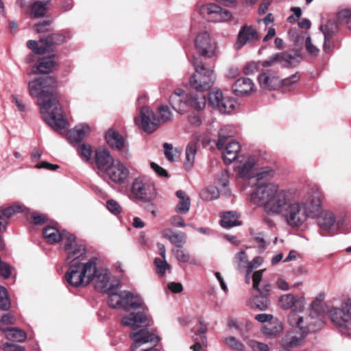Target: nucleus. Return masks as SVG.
Listing matches in <instances>:
<instances>
[{
  "mask_svg": "<svg viewBox=\"0 0 351 351\" xmlns=\"http://www.w3.org/2000/svg\"><path fill=\"white\" fill-rule=\"evenodd\" d=\"M195 73L191 76L190 86L198 92H206L213 86L215 75L210 69L205 67L196 58L193 60Z\"/></svg>",
  "mask_w": 351,
  "mask_h": 351,
  "instance_id": "0eeeda50",
  "label": "nucleus"
},
{
  "mask_svg": "<svg viewBox=\"0 0 351 351\" xmlns=\"http://www.w3.org/2000/svg\"><path fill=\"white\" fill-rule=\"evenodd\" d=\"M223 341L231 349L236 351H245V345L237 339L234 337L230 336L227 337H223L222 339Z\"/></svg>",
  "mask_w": 351,
  "mask_h": 351,
  "instance_id": "49530a36",
  "label": "nucleus"
},
{
  "mask_svg": "<svg viewBox=\"0 0 351 351\" xmlns=\"http://www.w3.org/2000/svg\"><path fill=\"white\" fill-rule=\"evenodd\" d=\"M197 149V144L195 142L189 143L186 147L184 167L186 171L191 170L193 166Z\"/></svg>",
  "mask_w": 351,
  "mask_h": 351,
  "instance_id": "72a5a7b5",
  "label": "nucleus"
},
{
  "mask_svg": "<svg viewBox=\"0 0 351 351\" xmlns=\"http://www.w3.org/2000/svg\"><path fill=\"white\" fill-rule=\"evenodd\" d=\"M90 131L87 124L78 125L68 132L67 138L71 143H77L87 136Z\"/></svg>",
  "mask_w": 351,
  "mask_h": 351,
  "instance_id": "cd10ccee",
  "label": "nucleus"
},
{
  "mask_svg": "<svg viewBox=\"0 0 351 351\" xmlns=\"http://www.w3.org/2000/svg\"><path fill=\"white\" fill-rule=\"evenodd\" d=\"M305 47L308 53L312 56H317L319 52V49L312 43L310 36L306 38Z\"/></svg>",
  "mask_w": 351,
  "mask_h": 351,
  "instance_id": "bf43d9fd",
  "label": "nucleus"
},
{
  "mask_svg": "<svg viewBox=\"0 0 351 351\" xmlns=\"http://www.w3.org/2000/svg\"><path fill=\"white\" fill-rule=\"evenodd\" d=\"M162 236L168 239L174 247H182L186 243L185 234L182 232H175L171 229H165L162 231Z\"/></svg>",
  "mask_w": 351,
  "mask_h": 351,
  "instance_id": "c756f323",
  "label": "nucleus"
},
{
  "mask_svg": "<svg viewBox=\"0 0 351 351\" xmlns=\"http://www.w3.org/2000/svg\"><path fill=\"white\" fill-rule=\"evenodd\" d=\"M199 12L202 16H208L209 20L221 23L230 20L232 14L228 10L222 9L215 3L202 5L199 8Z\"/></svg>",
  "mask_w": 351,
  "mask_h": 351,
  "instance_id": "9b49d317",
  "label": "nucleus"
},
{
  "mask_svg": "<svg viewBox=\"0 0 351 351\" xmlns=\"http://www.w3.org/2000/svg\"><path fill=\"white\" fill-rule=\"evenodd\" d=\"M95 162L99 171H106L114 162V160L106 148H99L95 152Z\"/></svg>",
  "mask_w": 351,
  "mask_h": 351,
  "instance_id": "4be33fe9",
  "label": "nucleus"
},
{
  "mask_svg": "<svg viewBox=\"0 0 351 351\" xmlns=\"http://www.w3.org/2000/svg\"><path fill=\"white\" fill-rule=\"evenodd\" d=\"M318 219V226L320 234L322 236H326L330 234L333 228L335 222V217L332 212L330 210H324L320 212Z\"/></svg>",
  "mask_w": 351,
  "mask_h": 351,
  "instance_id": "412c9836",
  "label": "nucleus"
},
{
  "mask_svg": "<svg viewBox=\"0 0 351 351\" xmlns=\"http://www.w3.org/2000/svg\"><path fill=\"white\" fill-rule=\"evenodd\" d=\"M263 263V259L261 257L254 258L251 262H248L247 271V276H250V273L253 271V269L259 267Z\"/></svg>",
  "mask_w": 351,
  "mask_h": 351,
  "instance_id": "69168bd1",
  "label": "nucleus"
},
{
  "mask_svg": "<svg viewBox=\"0 0 351 351\" xmlns=\"http://www.w3.org/2000/svg\"><path fill=\"white\" fill-rule=\"evenodd\" d=\"M79 154L84 161H88L92 156V149L90 145L82 144L79 147Z\"/></svg>",
  "mask_w": 351,
  "mask_h": 351,
  "instance_id": "6e6d98bb",
  "label": "nucleus"
},
{
  "mask_svg": "<svg viewBox=\"0 0 351 351\" xmlns=\"http://www.w3.org/2000/svg\"><path fill=\"white\" fill-rule=\"evenodd\" d=\"M228 178H229V176H228V173L227 171H223L221 172L220 174H219L217 176V183L221 186L222 187H223L226 190V191L224 192V193L226 195H229L230 193V190L229 189H226V187L228 185V183H229V180H228Z\"/></svg>",
  "mask_w": 351,
  "mask_h": 351,
  "instance_id": "5fc2aeb1",
  "label": "nucleus"
},
{
  "mask_svg": "<svg viewBox=\"0 0 351 351\" xmlns=\"http://www.w3.org/2000/svg\"><path fill=\"white\" fill-rule=\"evenodd\" d=\"M51 22L52 21L51 20L43 21L42 22H40L34 25V29L37 33H44L49 32L51 29Z\"/></svg>",
  "mask_w": 351,
  "mask_h": 351,
  "instance_id": "4d7b16f0",
  "label": "nucleus"
},
{
  "mask_svg": "<svg viewBox=\"0 0 351 351\" xmlns=\"http://www.w3.org/2000/svg\"><path fill=\"white\" fill-rule=\"evenodd\" d=\"M195 45L196 49L202 56L211 57L215 53L216 43L207 31H203L197 35Z\"/></svg>",
  "mask_w": 351,
  "mask_h": 351,
  "instance_id": "4468645a",
  "label": "nucleus"
},
{
  "mask_svg": "<svg viewBox=\"0 0 351 351\" xmlns=\"http://www.w3.org/2000/svg\"><path fill=\"white\" fill-rule=\"evenodd\" d=\"M108 303L112 308H119L125 311L142 308L143 302L138 295L128 291L112 292L108 297Z\"/></svg>",
  "mask_w": 351,
  "mask_h": 351,
  "instance_id": "6e6552de",
  "label": "nucleus"
},
{
  "mask_svg": "<svg viewBox=\"0 0 351 351\" xmlns=\"http://www.w3.org/2000/svg\"><path fill=\"white\" fill-rule=\"evenodd\" d=\"M64 250L67 254V259L71 260L70 267L75 263H82L78 260L86 253V247L82 244H79L75 241L73 234L66 235V241L64 242Z\"/></svg>",
  "mask_w": 351,
  "mask_h": 351,
  "instance_id": "f3484780",
  "label": "nucleus"
},
{
  "mask_svg": "<svg viewBox=\"0 0 351 351\" xmlns=\"http://www.w3.org/2000/svg\"><path fill=\"white\" fill-rule=\"evenodd\" d=\"M250 199L254 204L263 207L268 215L280 216L293 228H300L308 219L317 217L322 202L317 189L302 194L297 190L280 189L275 183L257 186Z\"/></svg>",
  "mask_w": 351,
  "mask_h": 351,
  "instance_id": "f257e3e1",
  "label": "nucleus"
},
{
  "mask_svg": "<svg viewBox=\"0 0 351 351\" xmlns=\"http://www.w3.org/2000/svg\"><path fill=\"white\" fill-rule=\"evenodd\" d=\"M228 136L223 134L221 130L219 134V138L217 142L218 149L223 150V158L226 163H231L241 157H238V153L241 149L239 143L234 141L228 142Z\"/></svg>",
  "mask_w": 351,
  "mask_h": 351,
  "instance_id": "9d476101",
  "label": "nucleus"
},
{
  "mask_svg": "<svg viewBox=\"0 0 351 351\" xmlns=\"http://www.w3.org/2000/svg\"><path fill=\"white\" fill-rule=\"evenodd\" d=\"M328 314L342 335L351 336V300H346L339 307H332Z\"/></svg>",
  "mask_w": 351,
  "mask_h": 351,
  "instance_id": "423d86ee",
  "label": "nucleus"
},
{
  "mask_svg": "<svg viewBox=\"0 0 351 351\" xmlns=\"http://www.w3.org/2000/svg\"><path fill=\"white\" fill-rule=\"evenodd\" d=\"M220 194L219 189L214 186H208L202 189L199 193L200 198L206 202L215 200L219 198Z\"/></svg>",
  "mask_w": 351,
  "mask_h": 351,
  "instance_id": "a19ab883",
  "label": "nucleus"
},
{
  "mask_svg": "<svg viewBox=\"0 0 351 351\" xmlns=\"http://www.w3.org/2000/svg\"><path fill=\"white\" fill-rule=\"evenodd\" d=\"M288 322L306 336L309 332L320 330L324 325V322L317 313L311 311L307 313L302 310L291 311L288 315Z\"/></svg>",
  "mask_w": 351,
  "mask_h": 351,
  "instance_id": "39448f33",
  "label": "nucleus"
},
{
  "mask_svg": "<svg viewBox=\"0 0 351 351\" xmlns=\"http://www.w3.org/2000/svg\"><path fill=\"white\" fill-rule=\"evenodd\" d=\"M247 344L253 351H269L267 344L256 340L250 339Z\"/></svg>",
  "mask_w": 351,
  "mask_h": 351,
  "instance_id": "603ef678",
  "label": "nucleus"
},
{
  "mask_svg": "<svg viewBox=\"0 0 351 351\" xmlns=\"http://www.w3.org/2000/svg\"><path fill=\"white\" fill-rule=\"evenodd\" d=\"M265 269H261L255 271L252 275L253 285L252 287L254 289H259V285L262 280L263 274Z\"/></svg>",
  "mask_w": 351,
  "mask_h": 351,
  "instance_id": "e2e57ef3",
  "label": "nucleus"
},
{
  "mask_svg": "<svg viewBox=\"0 0 351 351\" xmlns=\"http://www.w3.org/2000/svg\"><path fill=\"white\" fill-rule=\"evenodd\" d=\"M68 232L60 233L59 231L54 227H47L43 230V235L49 243H57L60 240L66 241V235H69Z\"/></svg>",
  "mask_w": 351,
  "mask_h": 351,
  "instance_id": "473e14b6",
  "label": "nucleus"
},
{
  "mask_svg": "<svg viewBox=\"0 0 351 351\" xmlns=\"http://www.w3.org/2000/svg\"><path fill=\"white\" fill-rule=\"evenodd\" d=\"M300 55L298 51H286L283 53H274L267 60L261 62L260 64L263 67L266 68L273 66L278 62H284V66L289 67L293 66V63L294 62L298 63L300 62Z\"/></svg>",
  "mask_w": 351,
  "mask_h": 351,
  "instance_id": "2eb2a0df",
  "label": "nucleus"
},
{
  "mask_svg": "<svg viewBox=\"0 0 351 351\" xmlns=\"http://www.w3.org/2000/svg\"><path fill=\"white\" fill-rule=\"evenodd\" d=\"M171 224L173 226L183 228L186 226L184 219L180 215H173L170 219Z\"/></svg>",
  "mask_w": 351,
  "mask_h": 351,
  "instance_id": "338daca9",
  "label": "nucleus"
},
{
  "mask_svg": "<svg viewBox=\"0 0 351 351\" xmlns=\"http://www.w3.org/2000/svg\"><path fill=\"white\" fill-rule=\"evenodd\" d=\"M109 179L115 184H123L129 175L128 169L119 160L114 162L106 171Z\"/></svg>",
  "mask_w": 351,
  "mask_h": 351,
  "instance_id": "a211bd4d",
  "label": "nucleus"
},
{
  "mask_svg": "<svg viewBox=\"0 0 351 351\" xmlns=\"http://www.w3.org/2000/svg\"><path fill=\"white\" fill-rule=\"evenodd\" d=\"M254 90V84L249 78L241 77L238 79L232 86V91L237 96H243Z\"/></svg>",
  "mask_w": 351,
  "mask_h": 351,
  "instance_id": "393cba45",
  "label": "nucleus"
},
{
  "mask_svg": "<svg viewBox=\"0 0 351 351\" xmlns=\"http://www.w3.org/2000/svg\"><path fill=\"white\" fill-rule=\"evenodd\" d=\"M147 133H152L158 128V120L154 112L147 106H143L140 110V117L135 118V122Z\"/></svg>",
  "mask_w": 351,
  "mask_h": 351,
  "instance_id": "dca6fc26",
  "label": "nucleus"
},
{
  "mask_svg": "<svg viewBox=\"0 0 351 351\" xmlns=\"http://www.w3.org/2000/svg\"><path fill=\"white\" fill-rule=\"evenodd\" d=\"M258 82L261 88L274 90L281 86V81L276 71L268 70L258 76Z\"/></svg>",
  "mask_w": 351,
  "mask_h": 351,
  "instance_id": "aec40b11",
  "label": "nucleus"
},
{
  "mask_svg": "<svg viewBox=\"0 0 351 351\" xmlns=\"http://www.w3.org/2000/svg\"><path fill=\"white\" fill-rule=\"evenodd\" d=\"M335 24L330 21H328L325 25H322L320 27L324 36L323 49L326 53L329 52L331 49L330 38L335 32Z\"/></svg>",
  "mask_w": 351,
  "mask_h": 351,
  "instance_id": "2f4dec72",
  "label": "nucleus"
},
{
  "mask_svg": "<svg viewBox=\"0 0 351 351\" xmlns=\"http://www.w3.org/2000/svg\"><path fill=\"white\" fill-rule=\"evenodd\" d=\"M306 335L301 332L290 330L281 339L280 344L283 348H295L299 346Z\"/></svg>",
  "mask_w": 351,
  "mask_h": 351,
  "instance_id": "a878e982",
  "label": "nucleus"
},
{
  "mask_svg": "<svg viewBox=\"0 0 351 351\" xmlns=\"http://www.w3.org/2000/svg\"><path fill=\"white\" fill-rule=\"evenodd\" d=\"M131 191L134 198L142 202H150L156 197V190L153 183L143 178H137L132 182Z\"/></svg>",
  "mask_w": 351,
  "mask_h": 351,
  "instance_id": "1a4fd4ad",
  "label": "nucleus"
},
{
  "mask_svg": "<svg viewBox=\"0 0 351 351\" xmlns=\"http://www.w3.org/2000/svg\"><path fill=\"white\" fill-rule=\"evenodd\" d=\"M51 0L36 1L31 5V13L36 17H43L49 9Z\"/></svg>",
  "mask_w": 351,
  "mask_h": 351,
  "instance_id": "c9c22d12",
  "label": "nucleus"
},
{
  "mask_svg": "<svg viewBox=\"0 0 351 351\" xmlns=\"http://www.w3.org/2000/svg\"><path fill=\"white\" fill-rule=\"evenodd\" d=\"M179 202L175 207L176 213L185 215L187 214L191 208V199L186 193L182 190H178L176 193Z\"/></svg>",
  "mask_w": 351,
  "mask_h": 351,
  "instance_id": "7c9ffc66",
  "label": "nucleus"
},
{
  "mask_svg": "<svg viewBox=\"0 0 351 351\" xmlns=\"http://www.w3.org/2000/svg\"><path fill=\"white\" fill-rule=\"evenodd\" d=\"M4 351H24V348L21 346L11 343H5L3 346Z\"/></svg>",
  "mask_w": 351,
  "mask_h": 351,
  "instance_id": "774afa93",
  "label": "nucleus"
},
{
  "mask_svg": "<svg viewBox=\"0 0 351 351\" xmlns=\"http://www.w3.org/2000/svg\"><path fill=\"white\" fill-rule=\"evenodd\" d=\"M300 77V75L299 73L297 72L295 74L290 76L289 77L283 79L282 80H280L281 86H284V87H289L291 85L296 83L299 80Z\"/></svg>",
  "mask_w": 351,
  "mask_h": 351,
  "instance_id": "052dcab7",
  "label": "nucleus"
},
{
  "mask_svg": "<svg viewBox=\"0 0 351 351\" xmlns=\"http://www.w3.org/2000/svg\"><path fill=\"white\" fill-rule=\"evenodd\" d=\"M3 332L8 339L18 342H23L27 338L25 332L17 328H6Z\"/></svg>",
  "mask_w": 351,
  "mask_h": 351,
  "instance_id": "ea45409f",
  "label": "nucleus"
},
{
  "mask_svg": "<svg viewBox=\"0 0 351 351\" xmlns=\"http://www.w3.org/2000/svg\"><path fill=\"white\" fill-rule=\"evenodd\" d=\"M10 307V302L8 296L6 289L0 286V308L3 311H7Z\"/></svg>",
  "mask_w": 351,
  "mask_h": 351,
  "instance_id": "8fccbe9b",
  "label": "nucleus"
},
{
  "mask_svg": "<svg viewBox=\"0 0 351 351\" xmlns=\"http://www.w3.org/2000/svg\"><path fill=\"white\" fill-rule=\"evenodd\" d=\"M238 215L236 212L229 211L224 213L221 220V226L225 228H230L240 225L237 220Z\"/></svg>",
  "mask_w": 351,
  "mask_h": 351,
  "instance_id": "58836bf2",
  "label": "nucleus"
},
{
  "mask_svg": "<svg viewBox=\"0 0 351 351\" xmlns=\"http://www.w3.org/2000/svg\"><path fill=\"white\" fill-rule=\"evenodd\" d=\"M189 107L197 110H202L205 108L206 98L204 92H189L187 93Z\"/></svg>",
  "mask_w": 351,
  "mask_h": 351,
  "instance_id": "bb28decb",
  "label": "nucleus"
},
{
  "mask_svg": "<svg viewBox=\"0 0 351 351\" xmlns=\"http://www.w3.org/2000/svg\"><path fill=\"white\" fill-rule=\"evenodd\" d=\"M178 247H173L171 250L176 259L179 263H189L191 264H195V261L191 258L189 252L184 247V246Z\"/></svg>",
  "mask_w": 351,
  "mask_h": 351,
  "instance_id": "4c0bfd02",
  "label": "nucleus"
},
{
  "mask_svg": "<svg viewBox=\"0 0 351 351\" xmlns=\"http://www.w3.org/2000/svg\"><path fill=\"white\" fill-rule=\"evenodd\" d=\"M56 84L53 77H39L29 82L28 90L31 97L37 99L36 104L44 121L53 130H58L64 129L67 122L55 93Z\"/></svg>",
  "mask_w": 351,
  "mask_h": 351,
  "instance_id": "f03ea898",
  "label": "nucleus"
},
{
  "mask_svg": "<svg viewBox=\"0 0 351 351\" xmlns=\"http://www.w3.org/2000/svg\"><path fill=\"white\" fill-rule=\"evenodd\" d=\"M208 102L212 108L217 109L223 114L229 113L235 108V101L223 97L222 92L219 90L209 93Z\"/></svg>",
  "mask_w": 351,
  "mask_h": 351,
  "instance_id": "f8f14e48",
  "label": "nucleus"
},
{
  "mask_svg": "<svg viewBox=\"0 0 351 351\" xmlns=\"http://www.w3.org/2000/svg\"><path fill=\"white\" fill-rule=\"evenodd\" d=\"M14 324V318L11 313H0V330L4 332V330L6 329V328H4L5 326Z\"/></svg>",
  "mask_w": 351,
  "mask_h": 351,
  "instance_id": "864d4df0",
  "label": "nucleus"
},
{
  "mask_svg": "<svg viewBox=\"0 0 351 351\" xmlns=\"http://www.w3.org/2000/svg\"><path fill=\"white\" fill-rule=\"evenodd\" d=\"M47 50L49 51L53 45H60L66 41V37L60 33L52 34L43 38Z\"/></svg>",
  "mask_w": 351,
  "mask_h": 351,
  "instance_id": "37998d69",
  "label": "nucleus"
},
{
  "mask_svg": "<svg viewBox=\"0 0 351 351\" xmlns=\"http://www.w3.org/2000/svg\"><path fill=\"white\" fill-rule=\"evenodd\" d=\"M163 148L165 157L167 158V160L171 162L175 161L176 159L174 156L176 150L173 149V145L171 144L165 143L163 144Z\"/></svg>",
  "mask_w": 351,
  "mask_h": 351,
  "instance_id": "13d9d810",
  "label": "nucleus"
},
{
  "mask_svg": "<svg viewBox=\"0 0 351 351\" xmlns=\"http://www.w3.org/2000/svg\"><path fill=\"white\" fill-rule=\"evenodd\" d=\"M65 279L74 287H84L92 282L96 290L108 293V297L118 286L112 282L109 271L98 268L94 260L86 263L75 262L65 274Z\"/></svg>",
  "mask_w": 351,
  "mask_h": 351,
  "instance_id": "7ed1b4c3",
  "label": "nucleus"
},
{
  "mask_svg": "<svg viewBox=\"0 0 351 351\" xmlns=\"http://www.w3.org/2000/svg\"><path fill=\"white\" fill-rule=\"evenodd\" d=\"M27 46L37 54H43L47 51L43 38L40 39L38 43L32 40H28Z\"/></svg>",
  "mask_w": 351,
  "mask_h": 351,
  "instance_id": "de8ad7c7",
  "label": "nucleus"
},
{
  "mask_svg": "<svg viewBox=\"0 0 351 351\" xmlns=\"http://www.w3.org/2000/svg\"><path fill=\"white\" fill-rule=\"evenodd\" d=\"M55 62L53 56L43 57L36 64V69L40 73L48 74L53 71Z\"/></svg>",
  "mask_w": 351,
  "mask_h": 351,
  "instance_id": "e433bc0d",
  "label": "nucleus"
},
{
  "mask_svg": "<svg viewBox=\"0 0 351 351\" xmlns=\"http://www.w3.org/2000/svg\"><path fill=\"white\" fill-rule=\"evenodd\" d=\"M283 329L282 322L280 319L275 318L262 326L261 331L265 337L272 339L277 337L282 332Z\"/></svg>",
  "mask_w": 351,
  "mask_h": 351,
  "instance_id": "5701e85b",
  "label": "nucleus"
},
{
  "mask_svg": "<svg viewBox=\"0 0 351 351\" xmlns=\"http://www.w3.org/2000/svg\"><path fill=\"white\" fill-rule=\"evenodd\" d=\"M250 305L253 308H256L260 311H265L269 308V300L268 297L259 295L254 296L250 300Z\"/></svg>",
  "mask_w": 351,
  "mask_h": 351,
  "instance_id": "79ce46f5",
  "label": "nucleus"
},
{
  "mask_svg": "<svg viewBox=\"0 0 351 351\" xmlns=\"http://www.w3.org/2000/svg\"><path fill=\"white\" fill-rule=\"evenodd\" d=\"M234 267L239 271L247 268L248 258L244 250L237 253L233 258Z\"/></svg>",
  "mask_w": 351,
  "mask_h": 351,
  "instance_id": "a18cd8bd",
  "label": "nucleus"
},
{
  "mask_svg": "<svg viewBox=\"0 0 351 351\" xmlns=\"http://www.w3.org/2000/svg\"><path fill=\"white\" fill-rule=\"evenodd\" d=\"M169 103L172 108L179 114L185 113L189 108L187 93L182 89H177L169 97Z\"/></svg>",
  "mask_w": 351,
  "mask_h": 351,
  "instance_id": "6ab92c4d",
  "label": "nucleus"
},
{
  "mask_svg": "<svg viewBox=\"0 0 351 351\" xmlns=\"http://www.w3.org/2000/svg\"><path fill=\"white\" fill-rule=\"evenodd\" d=\"M105 137L107 143L113 149L120 151L125 146L123 137L112 128L107 131Z\"/></svg>",
  "mask_w": 351,
  "mask_h": 351,
  "instance_id": "c85d7f7f",
  "label": "nucleus"
},
{
  "mask_svg": "<svg viewBox=\"0 0 351 351\" xmlns=\"http://www.w3.org/2000/svg\"><path fill=\"white\" fill-rule=\"evenodd\" d=\"M154 264L156 269V272L160 276H163L167 269H170V265L165 259H160L158 258H155Z\"/></svg>",
  "mask_w": 351,
  "mask_h": 351,
  "instance_id": "3c124183",
  "label": "nucleus"
},
{
  "mask_svg": "<svg viewBox=\"0 0 351 351\" xmlns=\"http://www.w3.org/2000/svg\"><path fill=\"white\" fill-rule=\"evenodd\" d=\"M151 320L145 312L131 313L123 317L122 325L132 330L130 337L134 343L131 351H159L154 346L160 341L158 337L148 331Z\"/></svg>",
  "mask_w": 351,
  "mask_h": 351,
  "instance_id": "20e7f679",
  "label": "nucleus"
},
{
  "mask_svg": "<svg viewBox=\"0 0 351 351\" xmlns=\"http://www.w3.org/2000/svg\"><path fill=\"white\" fill-rule=\"evenodd\" d=\"M239 160V165L236 167L239 175L243 178H250L253 176V168L255 160L251 156H242Z\"/></svg>",
  "mask_w": 351,
  "mask_h": 351,
  "instance_id": "b1692460",
  "label": "nucleus"
},
{
  "mask_svg": "<svg viewBox=\"0 0 351 351\" xmlns=\"http://www.w3.org/2000/svg\"><path fill=\"white\" fill-rule=\"evenodd\" d=\"M173 114L167 106H160L158 109V125L172 121Z\"/></svg>",
  "mask_w": 351,
  "mask_h": 351,
  "instance_id": "c03bdc74",
  "label": "nucleus"
},
{
  "mask_svg": "<svg viewBox=\"0 0 351 351\" xmlns=\"http://www.w3.org/2000/svg\"><path fill=\"white\" fill-rule=\"evenodd\" d=\"M303 299L296 300L293 295L287 293L282 295L279 299L280 306L284 309H290L294 305H298L299 308L304 307Z\"/></svg>",
  "mask_w": 351,
  "mask_h": 351,
  "instance_id": "f704fd0d",
  "label": "nucleus"
},
{
  "mask_svg": "<svg viewBox=\"0 0 351 351\" xmlns=\"http://www.w3.org/2000/svg\"><path fill=\"white\" fill-rule=\"evenodd\" d=\"M260 39L256 28L251 25L245 24L241 27L238 33L234 48L241 49L244 45L253 44Z\"/></svg>",
  "mask_w": 351,
  "mask_h": 351,
  "instance_id": "ddd939ff",
  "label": "nucleus"
},
{
  "mask_svg": "<svg viewBox=\"0 0 351 351\" xmlns=\"http://www.w3.org/2000/svg\"><path fill=\"white\" fill-rule=\"evenodd\" d=\"M198 322L199 324V327L197 330V333L200 336L202 343H204L206 341L205 334L207 332V325L204 322V320L202 317L198 319Z\"/></svg>",
  "mask_w": 351,
  "mask_h": 351,
  "instance_id": "680f3d73",
  "label": "nucleus"
},
{
  "mask_svg": "<svg viewBox=\"0 0 351 351\" xmlns=\"http://www.w3.org/2000/svg\"><path fill=\"white\" fill-rule=\"evenodd\" d=\"M106 206L108 210L114 215H117L121 212V208L120 205L113 199L107 201Z\"/></svg>",
  "mask_w": 351,
  "mask_h": 351,
  "instance_id": "0e129e2a",
  "label": "nucleus"
},
{
  "mask_svg": "<svg viewBox=\"0 0 351 351\" xmlns=\"http://www.w3.org/2000/svg\"><path fill=\"white\" fill-rule=\"evenodd\" d=\"M0 210L3 212L4 216L9 220L13 215L22 211V206L19 204H14L6 208L1 206Z\"/></svg>",
  "mask_w": 351,
  "mask_h": 351,
  "instance_id": "09e8293b",
  "label": "nucleus"
}]
</instances>
